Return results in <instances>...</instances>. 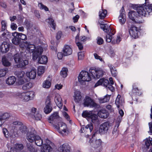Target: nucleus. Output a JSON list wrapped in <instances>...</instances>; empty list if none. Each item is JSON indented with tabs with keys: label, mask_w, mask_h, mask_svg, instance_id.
I'll return each mask as SVG.
<instances>
[{
	"label": "nucleus",
	"mask_w": 152,
	"mask_h": 152,
	"mask_svg": "<svg viewBox=\"0 0 152 152\" xmlns=\"http://www.w3.org/2000/svg\"><path fill=\"white\" fill-rule=\"evenodd\" d=\"M7 128L11 133L12 134H8V131L6 128L2 129V132L4 136L8 138L10 136L12 138H14L16 135L20 131L22 133H25L27 130V127L23 125V123L19 121H16L9 124L8 125Z\"/></svg>",
	"instance_id": "f257e3e1"
},
{
	"label": "nucleus",
	"mask_w": 152,
	"mask_h": 152,
	"mask_svg": "<svg viewBox=\"0 0 152 152\" xmlns=\"http://www.w3.org/2000/svg\"><path fill=\"white\" fill-rule=\"evenodd\" d=\"M62 51L64 53V56H67L71 54L72 53V50L69 46L65 45L64 46Z\"/></svg>",
	"instance_id": "a878e982"
},
{
	"label": "nucleus",
	"mask_w": 152,
	"mask_h": 152,
	"mask_svg": "<svg viewBox=\"0 0 152 152\" xmlns=\"http://www.w3.org/2000/svg\"><path fill=\"white\" fill-rule=\"evenodd\" d=\"M145 0V3L144 4L137 8V15L140 17L145 16L147 13H150L152 10V4H149L146 2L147 0Z\"/></svg>",
	"instance_id": "f03ea898"
},
{
	"label": "nucleus",
	"mask_w": 152,
	"mask_h": 152,
	"mask_svg": "<svg viewBox=\"0 0 152 152\" xmlns=\"http://www.w3.org/2000/svg\"><path fill=\"white\" fill-rule=\"evenodd\" d=\"M33 87V84L31 82L27 83L24 84L22 86V88L24 90H28Z\"/></svg>",
	"instance_id": "a19ab883"
},
{
	"label": "nucleus",
	"mask_w": 152,
	"mask_h": 152,
	"mask_svg": "<svg viewBox=\"0 0 152 152\" xmlns=\"http://www.w3.org/2000/svg\"><path fill=\"white\" fill-rule=\"evenodd\" d=\"M110 126V123L108 122L104 123L101 124L99 129V132L101 134L106 133L108 130Z\"/></svg>",
	"instance_id": "aec40b11"
},
{
	"label": "nucleus",
	"mask_w": 152,
	"mask_h": 152,
	"mask_svg": "<svg viewBox=\"0 0 152 152\" xmlns=\"http://www.w3.org/2000/svg\"><path fill=\"white\" fill-rule=\"evenodd\" d=\"M96 40L97 44L99 45L102 44L104 42L103 39L100 37H98Z\"/></svg>",
	"instance_id": "052dcab7"
},
{
	"label": "nucleus",
	"mask_w": 152,
	"mask_h": 152,
	"mask_svg": "<svg viewBox=\"0 0 152 152\" xmlns=\"http://www.w3.org/2000/svg\"><path fill=\"white\" fill-rule=\"evenodd\" d=\"M52 150V149L50 145L45 144L41 148V152H51Z\"/></svg>",
	"instance_id": "473e14b6"
},
{
	"label": "nucleus",
	"mask_w": 152,
	"mask_h": 152,
	"mask_svg": "<svg viewBox=\"0 0 152 152\" xmlns=\"http://www.w3.org/2000/svg\"><path fill=\"white\" fill-rule=\"evenodd\" d=\"M46 21L50 26V27L52 28L54 30L55 29L56 24L54 22V20L53 18H48L46 20Z\"/></svg>",
	"instance_id": "ea45409f"
},
{
	"label": "nucleus",
	"mask_w": 152,
	"mask_h": 152,
	"mask_svg": "<svg viewBox=\"0 0 152 152\" xmlns=\"http://www.w3.org/2000/svg\"><path fill=\"white\" fill-rule=\"evenodd\" d=\"M48 61V58L45 56H42L38 59V62L40 64H45L47 63Z\"/></svg>",
	"instance_id": "c9c22d12"
},
{
	"label": "nucleus",
	"mask_w": 152,
	"mask_h": 152,
	"mask_svg": "<svg viewBox=\"0 0 152 152\" xmlns=\"http://www.w3.org/2000/svg\"><path fill=\"white\" fill-rule=\"evenodd\" d=\"M31 114L33 116L38 112L37 111V108L35 107H32L31 110Z\"/></svg>",
	"instance_id": "69168bd1"
},
{
	"label": "nucleus",
	"mask_w": 152,
	"mask_h": 152,
	"mask_svg": "<svg viewBox=\"0 0 152 152\" xmlns=\"http://www.w3.org/2000/svg\"><path fill=\"white\" fill-rule=\"evenodd\" d=\"M110 95L107 94L104 96V98H99L98 99L99 102L101 103H103L108 102L110 99Z\"/></svg>",
	"instance_id": "58836bf2"
},
{
	"label": "nucleus",
	"mask_w": 152,
	"mask_h": 152,
	"mask_svg": "<svg viewBox=\"0 0 152 152\" xmlns=\"http://www.w3.org/2000/svg\"><path fill=\"white\" fill-rule=\"evenodd\" d=\"M83 104L85 107H92L96 106V104L89 97L86 96L83 100Z\"/></svg>",
	"instance_id": "dca6fc26"
},
{
	"label": "nucleus",
	"mask_w": 152,
	"mask_h": 152,
	"mask_svg": "<svg viewBox=\"0 0 152 152\" xmlns=\"http://www.w3.org/2000/svg\"><path fill=\"white\" fill-rule=\"evenodd\" d=\"M20 39L17 37H14L12 40V43L15 45H18L20 42Z\"/></svg>",
	"instance_id": "4d7b16f0"
},
{
	"label": "nucleus",
	"mask_w": 152,
	"mask_h": 152,
	"mask_svg": "<svg viewBox=\"0 0 152 152\" xmlns=\"http://www.w3.org/2000/svg\"><path fill=\"white\" fill-rule=\"evenodd\" d=\"M45 66H39L37 68L38 75L39 76H41L45 72Z\"/></svg>",
	"instance_id": "e433bc0d"
},
{
	"label": "nucleus",
	"mask_w": 152,
	"mask_h": 152,
	"mask_svg": "<svg viewBox=\"0 0 152 152\" xmlns=\"http://www.w3.org/2000/svg\"><path fill=\"white\" fill-rule=\"evenodd\" d=\"M89 72L95 79L102 77L104 73L103 70L100 68H91L89 69Z\"/></svg>",
	"instance_id": "9b49d317"
},
{
	"label": "nucleus",
	"mask_w": 152,
	"mask_h": 152,
	"mask_svg": "<svg viewBox=\"0 0 152 152\" xmlns=\"http://www.w3.org/2000/svg\"><path fill=\"white\" fill-rule=\"evenodd\" d=\"M35 142V144L39 146H41L43 144L42 140L39 136H37Z\"/></svg>",
	"instance_id": "37998d69"
},
{
	"label": "nucleus",
	"mask_w": 152,
	"mask_h": 152,
	"mask_svg": "<svg viewBox=\"0 0 152 152\" xmlns=\"http://www.w3.org/2000/svg\"><path fill=\"white\" fill-rule=\"evenodd\" d=\"M26 75V77L30 79H34L36 76V69L34 68H32L30 72H27Z\"/></svg>",
	"instance_id": "bb28decb"
},
{
	"label": "nucleus",
	"mask_w": 152,
	"mask_h": 152,
	"mask_svg": "<svg viewBox=\"0 0 152 152\" xmlns=\"http://www.w3.org/2000/svg\"><path fill=\"white\" fill-rule=\"evenodd\" d=\"M60 119V118L58 115V113L55 112L50 116L48 119V121L49 123L53 126L55 125L54 124L57 122Z\"/></svg>",
	"instance_id": "6ab92c4d"
},
{
	"label": "nucleus",
	"mask_w": 152,
	"mask_h": 152,
	"mask_svg": "<svg viewBox=\"0 0 152 152\" xmlns=\"http://www.w3.org/2000/svg\"><path fill=\"white\" fill-rule=\"evenodd\" d=\"M115 31L114 29H111L110 32L108 33L106 36V41L107 42H110L112 38V36L114 34Z\"/></svg>",
	"instance_id": "2f4dec72"
},
{
	"label": "nucleus",
	"mask_w": 152,
	"mask_h": 152,
	"mask_svg": "<svg viewBox=\"0 0 152 152\" xmlns=\"http://www.w3.org/2000/svg\"><path fill=\"white\" fill-rule=\"evenodd\" d=\"M57 56L59 59H61L63 58V57L64 56V53L63 52V53L62 52H59L57 53Z\"/></svg>",
	"instance_id": "338daca9"
},
{
	"label": "nucleus",
	"mask_w": 152,
	"mask_h": 152,
	"mask_svg": "<svg viewBox=\"0 0 152 152\" xmlns=\"http://www.w3.org/2000/svg\"><path fill=\"white\" fill-rule=\"evenodd\" d=\"M10 117V113H4L0 115V126L1 127L5 123Z\"/></svg>",
	"instance_id": "4be33fe9"
},
{
	"label": "nucleus",
	"mask_w": 152,
	"mask_h": 152,
	"mask_svg": "<svg viewBox=\"0 0 152 152\" xmlns=\"http://www.w3.org/2000/svg\"><path fill=\"white\" fill-rule=\"evenodd\" d=\"M93 125L92 123L87 125L84 128H82L80 130L81 133H85L86 134V137H88L93 129Z\"/></svg>",
	"instance_id": "a211bd4d"
},
{
	"label": "nucleus",
	"mask_w": 152,
	"mask_h": 152,
	"mask_svg": "<svg viewBox=\"0 0 152 152\" xmlns=\"http://www.w3.org/2000/svg\"><path fill=\"white\" fill-rule=\"evenodd\" d=\"M62 115L67 120H69L70 117L68 114L65 112L62 111Z\"/></svg>",
	"instance_id": "0e129e2a"
},
{
	"label": "nucleus",
	"mask_w": 152,
	"mask_h": 152,
	"mask_svg": "<svg viewBox=\"0 0 152 152\" xmlns=\"http://www.w3.org/2000/svg\"><path fill=\"white\" fill-rule=\"evenodd\" d=\"M82 116L84 118H86L88 121H91L94 124L97 123L99 121L98 116L96 114L93 113L91 111H84L82 113Z\"/></svg>",
	"instance_id": "39448f33"
},
{
	"label": "nucleus",
	"mask_w": 152,
	"mask_h": 152,
	"mask_svg": "<svg viewBox=\"0 0 152 152\" xmlns=\"http://www.w3.org/2000/svg\"><path fill=\"white\" fill-rule=\"evenodd\" d=\"M2 61L4 66H8L11 65V63L8 61L6 56L3 57Z\"/></svg>",
	"instance_id": "8fccbe9b"
},
{
	"label": "nucleus",
	"mask_w": 152,
	"mask_h": 152,
	"mask_svg": "<svg viewBox=\"0 0 152 152\" xmlns=\"http://www.w3.org/2000/svg\"><path fill=\"white\" fill-rule=\"evenodd\" d=\"M106 10L102 9L99 12V15L100 19H102L105 18L107 15Z\"/></svg>",
	"instance_id": "4c0bfd02"
},
{
	"label": "nucleus",
	"mask_w": 152,
	"mask_h": 152,
	"mask_svg": "<svg viewBox=\"0 0 152 152\" xmlns=\"http://www.w3.org/2000/svg\"><path fill=\"white\" fill-rule=\"evenodd\" d=\"M100 27L105 32L108 33L110 32L111 29L110 27L106 24H101Z\"/></svg>",
	"instance_id": "c03bdc74"
},
{
	"label": "nucleus",
	"mask_w": 152,
	"mask_h": 152,
	"mask_svg": "<svg viewBox=\"0 0 152 152\" xmlns=\"http://www.w3.org/2000/svg\"><path fill=\"white\" fill-rule=\"evenodd\" d=\"M14 58L15 62L17 64L16 67L18 68H24L28 63L27 60H23L21 58V55L19 54L15 55Z\"/></svg>",
	"instance_id": "6e6552de"
},
{
	"label": "nucleus",
	"mask_w": 152,
	"mask_h": 152,
	"mask_svg": "<svg viewBox=\"0 0 152 152\" xmlns=\"http://www.w3.org/2000/svg\"><path fill=\"white\" fill-rule=\"evenodd\" d=\"M53 127L63 136H66L68 134V131L66 125L62 122H58L57 125H54Z\"/></svg>",
	"instance_id": "0eeeda50"
},
{
	"label": "nucleus",
	"mask_w": 152,
	"mask_h": 152,
	"mask_svg": "<svg viewBox=\"0 0 152 152\" xmlns=\"http://www.w3.org/2000/svg\"><path fill=\"white\" fill-rule=\"evenodd\" d=\"M32 118L36 120H39L42 118L41 115L38 113H37L32 116Z\"/></svg>",
	"instance_id": "6e6d98bb"
},
{
	"label": "nucleus",
	"mask_w": 152,
	"mask_h": 152,
	"mask_svg": "<svg viewBox=\"0 0 152 152\" xmlns=\"http://www.w3.org/2000/svg\"><path fill=\"white\" fill-rule=\"evenodd\" d=\"M58 150L60 152H69L68 146L65 144H64L60 146L58 148Z\"/></svg>",
	"instance_id": "79ce46f5"
},
{
	"label": "nucleus",
	"mask_w": 152,
	"mask_h": 152,
	"mask_svg": "<svg viewBox=\"0 0 152 152\" xmlns=\"http://www.w3.org/2000/svg\"><path fill=\"white\" fill-rule=\"evenodd\" d=\"M82 96L81 95L80 92L78 90L75 91L74 96V99L76 102H79L81 99Z\"/></svg>",
	"instance_id": "7c9ffc66"
},
{
	"label": "nucleus",
	"mask_w": 152,
	"mask_h": 152,
	"mask_svg": "<svg viewBox=\"0 0 152 152\" xmlns=\"http://www.w3.org/2000/svg\"><path fill=\"white\" fill-rule=\"evenodd\" d=\"M94 136V134L93 135L92 138L90 139L89 142L91 146L95 149L101 146L102 141L99 139L95 140L93 138Z\"/></svg>",
	"instance_id": "f3484780"
},
{
	"label": "nucleus",
	"mask_w": 152,
	"mask_h": 152,
	"mask_svg": "<svg viewBox=\"0 0 152 152\" xmlns=\"http://www.w3.org/2000/svg\"><path fill=\"white\" fill-rule=\"evenodd\" d=\"M78 59L79 60H82L83 59L84 55V53L82 52H80L78 53Z\"/></svg>",
	"instance_id": "680f3d73"
},
{
	"label": "nucleus",
	"mask_w": 152,
	"mask_h": 152,
	"mask_svg": "<svg viewBox=\"0 0 152 152\" xmlns=\"http://www.w3.org/2000/svg\"><path fill=\"white\" fill-rule=\"evenodd\" d=\"M38 7L41 10H43L45 11H48V8L46 6L43 4L42 3H39L38 4Z\"/></svg>",
	"instance_id": "13d9d810"
},
{
	"label": "nucleus",
	"mask_w": 152,
	"mask_h": 152,
	"mask_svg": "<svg viewBox=\"0 0 152 152\" xmlns=\"http://www.w3.org/2000/svg\"><path fill=\"white\" fill-rule=\"evenodd\" d=\"M26 50L29 53H32V59L36 60L38 56L41 55L43 51V48L40 46L37 48L33 45L28 44L26 48Z\"/></svg>",
	"instance_id": "7ed1b4c3"
},
{
	"label": "nucleus",
	"mask_w": 152,
	"mask_h": 152,
	"mask_svg": "<svg viewBox=\"0 0 152 152\" xmlns=\"http://www.w3.org/2000/svg\"><path fill=\"white\" fill-rule=\"evenodd\" d=\"M12 35L14 37H18L19 39L23 40H26L27 39V37L26 35L22 33H19L15 32L13 33Z\"/></svg>",
	"instance_id": "c756f323"
},
{
	"label": "nucleus",
	"mask_w": 152,
	"mask_h": 152,
	"mask_svg": "<svg viewBox=\"0 0 152 152\" xmlns=\"http://www.w3.org/2000/svg\"><path fill=\"white\" fill-rule=\"evenodd\" d=\"M16 79L14 76H11L8 77L6 80V83L9 85H12L14 84Z\"/></svg>",
	"instance_id": "f704fd0d"
},
{
	"label": "nucleus",
	"mask_w": 152,
	"mask_h": 152,
	"mask_svg": "<svg viewBox=\"0 0 152 152\" xmlns=\"http://www.w3.org/2000/svg\"><path fill=\"white\" fill-rule=\"evenodd\" d=\"M53 99L52 95H50L48 96L46 99V105L44 108V112L48 114L51 112L52 110V107L51 106V100Z\"/></svg>",
	"instance_id": "ddd939ff"
},
{
	"label": "nucleus",
	"mask_w": 152,
	"mask_h": 152,
	"mask_svg": "<svg viewBox=\"0 0 152 152\" xmlns=\"http://www.w3.org/2000/svg\"><path fill=\"white\" fill-rule=\"evenodd\" d=\"M91 79L89 73L85 70L82 71L78 77V81L81 84H84L85 82L89 81Z\"/></svg>",
	"instance_id": "423d86ee"
},
{
	"label": "nucleus",
	"mask_w": 152,
	"mask_h": 152,
	"mask_svg": "<svg viewBox=\"0 0 152 152\" xmlns=\"http://www.w3.org/2000/svg\"><path fill=\"white\" fill-rule=\"evenodd\" d=\"M23 148V146L22 144H16L14 145V147H11V149H12L13 152H21V150Z\"/></svg>",
	"instance_id": "c85d7f7f"
},
{
	"label": "nucleus",
	"mask_w": 152,
	"mask_h": 152,
	"mask_svg": "<svg viewBox=\"0 0 152 152\" xmlns=\"http://www.w3.org/2000/svg\"><path fill=\"white\" fill-rule=\"evenodd\" d=\"M27 147L28 150L30 152H37V150L34 149L32 144L27 143Z\"/></svg>",
	"instance_id": "864d4df0"
},
{
	"label": "nucleus",
	"mask_w": 152,
	"mask_h": 152,
	"mask_svg": "<svg viewBox=\"0 0 152 152\" xmlns=\"http://www.w3.org/2000/svg\"><path fill=\"white\" fill-rule=\"evenodd\" d=\"M124 103V99L121 97L120 95L118 94L115 101V104L117 107L119 108H122Z\"/></svg>",
	"instance_id": "5701e85b"
},
{
	"label": "nucleus",
	"mask_w": 152,
	"mask_h": 152,
	"mask_svg": "<svg viewBox=\"0 0 152 152\" xmlns=\"http://www.w3.org/2000/svg\"><path fill=\"white\" fill-rule=\"evenodd\" d=\"M7 72L8 69L7 68L0 69V77L4 76Z\"/></svg>",
	"instance_id": "5fc2aeb1"
},
{
	"label": "nucleus",
	"mask_w": 152,
	"mask_h": 152,
	"mask_svg": "<svg viewBox=\"0 0 152 152\" xmlns=\"http://www.w3.org/2000/svg\"><path fill=\"white\" fill-rule=\"evenodd\" d=\"M145 145L147 148H149L150 145H152V138L149 137L144 140Z\"/></svg>",
	"instance_id": "49530a36"
},
{
	"label": "nucleus",
	"mask_w": 152,
	"mask_h": 152,
	"mask_svg": "<svg viewBox=\"0 0 152 152\" xmlns=\"http://www.w3.org/2000/svg\"><path fill=\"white\" fill-rule=\"evenodd\" d=\"M67 71L68 69L67 68H63L60 72L61 75L64 77H66L67 75Z\"/></svg>",
	"instance_id": "3c124183"
},
{
	"label": "nucleus",
	"mask_w": 152,
	"mask_h": 152,
	"mask_svg": "<svg viewBox=\"0 0 152 152\" xmlns=\"http://www.w3.org/2000/svg\"><path fill=\"white\" fill-rule=\"evenodd\" d=\"M10 45L6 42H4L1 45L0 49L1 51L4 53H6L9 50Z\"/></svg>",
	"instance_id": "cd10ccee"
},
{
	"label": "nucleus",
	"mask_w": 152,
	"mask_h": 152,
	"mask_svg": "<svg viewBox=\"0 0 152 152\" xmlns=\"http://www.w3.org/2000/svg\"><path fill=\"white\" fill-rule=\"evenodd\" d=\"M54 101L57 106L60 108L62 107V99L61 96L58 94H56L55 95Z\"/></svg>",
	"instance_id": "393cba45"
},
{
	"label": "nucleus",
	"mask_w": 152,
	"mask_h": 152,
	"mask_svg": "<svg viewBox=\"0 0 152 152\" xmlns=\"http://www.w3.org/2000/svg\"><path fill=\"white\" fill-rule=\"evenodd\" d=\"M15 74L19 79V83L20 84H23L27 80L26 75L25 72L23 71H16Z\"/></svg>",
	"instance_id": "f8f14e48"
},
{
	"label": "nucleus",
	"mask_w": 152,
	"mask_h": 152,
	"mask_svg": "<svg viewBox=\"0 0 152 152\" xmlns=\"http://www.w3.org/2000/svg\"><path fill=\"white\" fill-rule=\"evenodd\" d=\"M129 32L130 36L134 39L137 38L140 33V29L134 25L129 27Z\"/></svg>",
	"instance_id": "9d476101"
},
{
	"label": "nucleus",
	"mask_w": 152,
	"mask_h": 152,
	"mask_svg": "<svg viewBox=\"0 0 152 152\" xmlns=\"http://www.w3.org/2000/svg\"><path fill=\"white\" fill-rule=\"evenodd\" d=\"M119 124L117 123L115 125L114 128V129L112 132L113 134L115 137H117L118 135V132L117 130L118 128L119 127Z\"/></svg>",
	"instance_id": "603ef678"
},
{
	"label": "nucleus",
	"mask_w": 152,
	"mask_h": 152,
	"mask_svg": "<svg viewBox=\"0 0 152 152\" xmlns=\"http://www.w3.org/2000/svg\"><path fill=\"white\" fill-rule=\"evenodd\" d=\"M120 15L118 17V19L121 25L124 24L126 21V16L125 14V10L122 7L120 11Z\"/></svg>",
	"instance_id": "412c9836"
},
{
	"label": "nucleus",
	"mask_w": 152,
	"mask_h": 152,
	"mask_svg": "<svg viewBox=\"0 0 152 152\" xmlns=\"http://www.w3.org/2000/svg\"><path fill=\"white\" fill-rule=\"evenodd\" d=\"M109 66L112 75L114 77H115L117 75V72L115 69V68L111 64L109 65Z\"/></svg>",
	"instance_id": "de8ad7c7"
},
{
	"label": "nucleus",
	"mask_w": 152,
	"mask_h": 152,
	"mask_svg": "<svg viewBox=\"0 0 152 152\" xmlns=\"http://www.w3.org/2000/svg\"><path fill=\"white\" fill-rule=\"evenodd\" d=\"M1 31H4L7 28V23L4 20H2L1 22Z\"/></svg>",
	"instance_id": "bf43d9fd"
},
{
	"label": "nucleus",
	"mask_w": 152,
	"mask_h": 152,
	"mask_svg": "<svg viewBox=\"0 0 152 152\" xmlns=\"http://www.w3.org/2000/svg\"><path fill=\"white\" fill-rule=\"evenodd\" d=\"M141 94V90L138 89L136 84L134 83L132 86V89L130 93V95L132 98L136 99V97L139 96Z\"/></svg>",
	"instance_id": "2eb2a0df"
},
{
	"label": "nucleus",
	"mask_w": 152,
	"mask_h": 152,
	"mask_svg": "<svg viewBox=\"0 0 152 152\" xmlns=\"http://www.w3.org/2000/svg\"><path fill=\"white\" fill-rule=\"evenodd\" d=\"M94 57L95 59H99L101 61H103V59L101 57L99 56L97 54L95 53L94 54Z\"/></svg>",
	"instance_id": "774afa93"
},
{
	"label": "nucleus",
	"mask_w": 152,
	"mask_h": 152,
	"mask_svg": "<svg viewBox=\"0 0 152 152\" xmlns=\"http://www.w3.org/2000/svg\"><path fill=\"white\" fill-rule=\"evenodd\" d=\"M98 115L101 118H106L108 117V113L106 110H101L98 112Z\"/></svg>",
	"instance_id": "72a5a7b5"
},
{
	"label": "nucleus",
	"mask_w": 152,
	"mask_h": 152,
	"mask_svg": "<svg viewBox=\"0 0 152 152\" xmlns=\"http://www.w3.org/2000/svg\"><path fill=\"white\" fill-rule=\"evenodd\" d=\"M37 136L34 134V132L28 131L27 134L26 139L28 141L32 142L35 141Z\"/></svg>",
	"instance_id": "b1692460"
},
{
	"label": "nucleus",
	"mask_w": 152,
	"mask_h": 152,
	"mask_svg": "<svg viewBox=\"0 0 152 152\" xmlns=\"http://www.w3.org/2000/svg\"><path fill=\"white\" fill-rule=\"evenodd\" d=\"M136 13L134 11H130L128 13V16L129 18L133 21L137 23H141L144 22V20L142 19H140L138 17H136Z\"/></svg>",
	"instance_id": "4468645a"
},
{
	"label": "nucleus",
	"mask_w": 152,
	"mask_h": 152,
	"mask_svg": "<svg viewBox=\"0 0 152 152\" xmlns=\"http://www.w3.org/2000/svg\"><path fill=\"white\" fill-rule=\"evenodd\" d=\"M79 36L80 34L78 33L75 37V42L77 45L79 49L81 50L83 49V47L82 44L79 42Z\"/></svg>",
	"instance_id": "a18cd8bd"
},
{
	"label": "nucleus",
	"mask_w": 152,
	"mask_h": 152,
	"mask_svg": "<svg viewBox=\"0 0 152 152\" xmlns=\"http://www.w3.org/2000/svg\"><path fill=\"white\" fill-rule=\"evenodd\" d=\"M51 85L50 80L49 79H47L43 83V87L45 88H48L50 87Z\"/></svg>",
	"instance_id": "09e8293b"
},
{
	"label": "nucleus",
	"mask_w": 152,
	"mask_h": 152,
	"mask_svg": "<svg viewBox=\"0 0 152 152\" xmlns=\"http://www.w3.org/2000/svg\"><path fill=\"white\" fill-rule=\"evenodd\" d=\"M103 85L104 86L107 87L112 91H114L115 89L111 84H110L108 80L102 78L99 80L95 84L94 87L95 88L99 85Z\"/></svg>",
	"instance_id": "1a4fd4ad"
},
{
	"label": "nucleus",
	"mask_w": 152,
	"mask_h": 152,
	"mask_svg": "<svg viewBox=\"0 0 152 152\" xmlns=\"http://www.w3.org/2000/svg\"><path fill=\"white\" fill-rule=\"evenodd\" d=\"M107 109L110 112H112L114 111V109L112 106L110 104H108L106 106Z\"/></svg>",
	"instance_id": "e2e57ef3"
},
{
	"label": "nucleus",
	"mask_w": 152,
	"mask_h": 152,
	"mask_svg": "<svg viewBox=\"0 0 152 152\" xmlns=\"http://www.w3.org/2000/svg\"><path fill=\"white\" fill-rule=\"evenodd\" d=\"M15 95L18 98L24 102H27L33 99L35 96L34 92L32 91L25 92H18Z\"/></svg>",
	"instance_id": "20e7f679"
}]
</instances>
